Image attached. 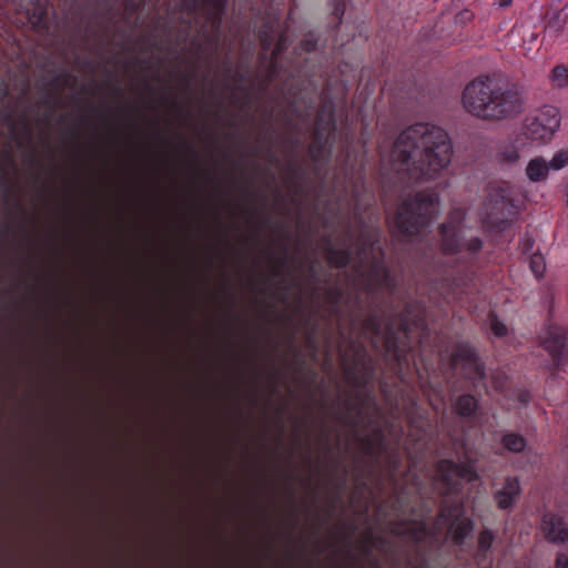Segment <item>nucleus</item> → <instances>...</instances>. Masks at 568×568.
Instances as JSON below:
<instances>
[{
    "mask_svg": "<svg viewBox=\"0 0 568 568\" xmlns=\"http://www.w3.org/2000/svg\"><path fill=\"white\" fill-rule=\"evenodd\" d=\"M387 314L386 310H373L364 320L357 315L351 320L349 342L345 348L339 346V357L344 376L355 388L365 387L373 378V367L359 337L369 338L375 346L383 342L390 352L397 347L398 332L407 334L423 325V312L417 305L406 304L403 314L390 318L383 327Z\"/></svg>",
    "mask_w": 568,
    "mask_h": 568,
    "instance_id": "nucleus-1",
    "label": "nucleus"
},
{
    "mask_svg": "<svg viewBox=\"0 0 568 568\" xmlns=\"http://www.w3.org/2000/svg\"><path fill=\"white\" fill-rule=\"evenodd\" d=\"M358 235L354 242L355 232L351 223L343 221L338 235L328 234L323 236V251L327 262L337 268H343L352 261L353 247L356 248L357 263L354 265V288L375 295L379 291L393 294L395 280L389 275L383 263V252L375 246L377 242V230L364 225L356 220Z\"/></svg>",
    "mask_w": 568,
    "mask_h": 568,
    "instance_id": "nucleus-2",
    "label": "nucleus"
},
{
    "mask_svg": "<svg viewBox=\"0 0 568 568\" xmlns=\"http://www.w3.org/2000/svg\"><path fill=\"white\" fill-rule=\"evenodd\" d=\"M453 144L448 133L430 123L403 130L394 142L392 158L413 180H433L450 164Z\"/></svg>",
    "mask_w": 568,
    "mask_h": 568,
    "instance_id": "nucleus-3",
    "label": "nucleus"
},
{
    "mask_svg": "<svg viewBox=\"0 0 568 568\" xmlns=\"http://www.w3.org/2000/svg\"><path fill=\"white\" fill-rule=\"evenodd\" d=\"M462 105L471 116L496 122L518 115L523 111L524 99L515 85L500 84L489 77H477L465 85Z\"/></svg>",
    "mask_w": 568,
    "mask_h": 568,
    "instance_id": "nucleus-4",
    "label": "nucleus"
},
{
    "mask_svg": "<svg viewBox=\"0 0 568 568\" xmlns=\"http://www.w3.org/2000/svg\"><path fill=\"white\" fill-rule=\"evenodd\" d=\"M463 511L462 504L444 499L433 529H429L424 521L403 520L389 523L388 531L404 540L419 542L427 538L437 541L445 530V539H452L454 544L462 545L473 530L471 519L464 516Z\"/></svg>",
    "mask_w": 568,
    "mask_h": 568,
    "instance_id": "nucleus-5",
    "label": "nucleus"
},
{
    "mask_svg": "<svg viewBox=\"0 0 568 568\" xmlns=\"http://www.w3.org/2000/svg\"><path fill=\"white\" fill-rule=\"evenodd\" d=\"M437 204L434 193L418 192L405 199L399 205L395 224L405 236L419 233L432 220Z\"/></svg>",
    "mask_w": 568,
    "mask_h": 568,
    "instance_id": "nucleus-6",
    "label": "nucleus"
},
{
    "mask_svg": "<svg viewBox=\"0 0 568 568\" xmlns=\"http://www.w3.org/2000/svg\"><path fill=\"white\" fill-rule=\"evenodd\" d=\"M485 207L486 222L498 230H503L508 220L517 212L511 185L507 182L489 183Z\"/></svg>",
    "mask_w": 568,
    "mask_h": 568,
    "instance_id": "nucleus-7",
    "label": "nucleus"
},
{
    "mask_svg": "<svg viewBox=\"0 0 568 568\" xmlns=\"http://www.w3.org/2000/svg\"><path fill=\"white\" fill-rule=\"evenodd\" d=\"M559 126V110L554 105H544L525 120V135L532 141L547 142Z\"/></svg>",
    "mask_w": 568,
    "mask_h": 568,
    "instance_id": "nucleus-8",
    "label": "nucleus"
},
{
    "mask_svg": "<svg viewBox=\"0 0 568 568\" xmlns=\"http://www.w3.org/2000/svg\"><path fill=\"white\" fill-rule=\"evenodd\" d=\"M442 235V252L445 255H453L462 253L464 248L470 253H477L483 242L479 237H471L467 242L463 241L462 230L458 225L453 223H444L440 225Z\"/></svg>",
    "mask_w": 568,
    "mask_h": 568,
    "instance_id": "nucleus-9",
    "label": "nucleus"
},
{
    "mask_svg": "<svg viewBox=\"0 0 568 568\" xmlns=\"http://www.w3.org/2000/svg\"><path fill=\"white\" fill-rule=\"evenodd\" d=\"M452 363L454 366H460L463 375L471 381L474 386L484 381L485 367L469 345L456 346L452 353Z\"/></svg>",
    "mask_w": 568,
    "mask_h": 568,
    "instance_id": "nucleus-10",
    "label": "nucleus"
},
{
    "mask_svg": "<svg viewBox=\"0 0 568 568\" xmlns=\"http://www.w3.org/2000/svg\"><path fill=\"white\" fill-rule=\"evenodd\" d=\"M345 407L346 413L339 417V420L352 428L362 426L377 409L372 397L361 394L345 400Z\"/></svg>",
    "mask_w": 568,
    "mask_h": 568,
    "instance_id": "nucleus-11",
    "label": "nucleus"
},
{
    "mask_svg": "<svg viewBox=\"0 0 568 568\" xmlns=\"http://www.w3.org/2000/svg\"><path fill=\"white\" fill-rule=\"evenodd\" d=\"M437 476L445 487V494L456 491L460 479L471 481L476 478V474L469 465H460L447 459L438 462Z\"/></svg>",
    "mask_w": 568,
    "mask_h": 568,
    "instance_id": "nucleus-12",
    "label": "nucleus"
},
{
    "mask_svg": "<svg viewBox=\"0 0 568 568\" xmlns=\"http://www.w3.org/2000/svg\"><path fill=\"white\" fill-rule=\"evenodd\" d=\"M544 349L552 359V367L559 368L568 364V328L551 326L542 339Z\"/></svg>",
    "mask_w": 568,
    "mask_h": 568,
    "instance_id": "nucleus-13",
    "label": "nucleus"
},
{
    "mask_svg": "<svg viewBox=\"0 0 568 568\" xmlns=\"http://www.w3.org/2000/svg\"><path fill=\"white\" fill-rule=\"evenodd\" d=\"M539 529L542 538L554 545L568 542V523L554 511H545L540 518Z\"/></svg>",
    "mask_w": 568,
    "mask_h": 568,
    "instance_id": "nucleus-14",
    "label": "nucleus"
},
{
    "mask_svg": "<svg viewBox=\"0 0 568 568\" xmlns=\"http://www.w3.org/2000/svg\"><path fill=\"white\" fill-rule=\"evenodd\" d=\"M361 552L365 560L372 568H382L377 558L372 556L374 549L384 552L386 556L392 557V544L383 536L375 535L372 528L366 529L358 541Z\"/></svg>",
    "mask_w": 568,
    "mask_h": 568,
    "instance_id": "nucleus-15",
    "label": "nucleus"
},
{
    "mask_svg": "<svg viewBox=\"0 0 568 568\" xmlns=\"http://www.w3.org/2000/svg\"><path fill=\"white\" fill-rule=\"evenodd\" d=\"M520 485L517 477H507L503 487L494 493V500L499 509H509L520 495Z\"/></svg>",
    "mask_w": 568,
    "mask_h": 568,
    "instance_id": "nucleus-16",
    "label": "nucleus"
},
{
    "mask_svg": "<svg viewBox=\"0 0 568 568\" xmlns=\"http://www.w3.org/2000/svg\"><path fill=\"white\" fill-rule=\"evenodd\" d=\"M568 31V12L565 8L548 10L544 34L549 38H557Z\"/></svg>",
    "mask_w": 568,
    "mask_h": 568,
    "instance_id": "nucleus-17",
    "label": "nucleus"
},
{
    "mask_svg": "<svg viewBox=\"0 0 568 568\" xmlns=\"http://www.w3.org/2000/svg\"><path fill=\"white\" fill-rule=\"evenodd\" d=\"M27 19L38 31H45L49 28V16L47 8L40 2L32 3L27 8Z\"/></svg>",
    "mask_w": 568,
    "mask_h": 568,
    "instance_id": "nucleus-18",
    "label": "nucleus"
},
{
    "mask_svg": "<svg viewBox=\"0 0 568 568\" xmlns=\"http://www.w3.org/2000/svg\"><path fill=\"white\" fill-rule=\"evenodd\" d=\"M549 170L548 162L544 158L537 156L528 162L526 175L531 182H540L547 179Z\"/></svg>",
    "mask_w": 568,
    "mask_h": 568,
    "instance_id": "nucleus-19",
    "label": "nucleus"
},
{
    "mask_svg": "<svg viewBox=\"0 0 568 568\" xmlns=\"http://www.w3.org/2000/svg\"><path fill=\"white\" fill-rule=\"evenodd\" d=\"M16 169L13 151L10 144L0 151V183L10 182L9 171Z\"/></svg>",
    "mask_w": 568,
    "mask_h": 568,
    "instance_id": "nucleus-20",
    "label": "nucleus"
},
{
    "mask_svg": "<svg viewBox=\"0 0 568 568\" xmlns=\"http://www.w3.org/2000/svg\"><path fill=\"white\" fill-rule=\"evenodd\" d=\"M477 409V399L473 395H462L457 398L455 410L458 415L469 417Z\"/></svg>",
    "mask_w": 568,
    "mask_h": 568,
    "instance_id": "nucleus-21",
    "label": "nucleus"
},
{
    "mask_svg": "<svg viewBox=\"0 0 568 568\" xmlns=\"http://www.w3.org/2000/svg\"><path fill=\"white\" fill-rule=\"evenodd\" d=\"M501 445L510 453H521L526 447V439L516 433H507L501 437Z\"/></svg>",
    "mask_w": 568,
    "mask_h": 568,
    "instance_id": "nucleus-22",
    "label": "nucleus"
},
{
    "mask_svg": "<svg viewBox=\"0 0 568 568\" xmlns=\"http://www.w3.org/2000/svg\"><path fill=\"white\" fill-rule=\"evenodd\" d=\"M519 151L514 144H506L499 148L496 160L500 164H514L519 160Z\"/></svg>",
    "mask_w": 568,
    "mask_h": 568,
    "instance_id": "nucleus-23",
    "label": "nucleus"
},
{
    "mask_svg": "<svg viewBox=\"0 0 568 568\" xmlns=\"http://www.w3.org/2000/svg\"><path fill=\"white\" fill-rule=\"evenodd\" d=\"M494 540V535L490 530L484 529L480 531L478 536V546H477V558L481 559L487 556V552L491 548Z\"/></svg>",
    "mask_w": 568,
    "mask_h": 568,
    "instance_id": "nucleus-24",
    "label": "nucleus"
},
{
    "mask_svg": "<svg viewBox=\"0 0 568 568\" xmlns=\"http://www.w3.org/2000/svg\"><path fill=\"white\" fill-rule=\"evenodd\" d=\"M551 82L557 88H565L568 85V68L560 64L552 69L550 75Z\"/></svg>",
    "mask_w": 568,
    "mask_h": 568,
    "instance_id": "nucleus-25",
    "label": "nucleus"
},
{
    "mask_svg": "<svg viewBox=\"0 0 568 568\" xmlns=\"http://www.w3.org/2000/svg\"><path fill=\"white\" fill-rule=\"evenodd\" d=\"M325 296L334 312H336V308L343 298V290L337 285H332L325 291Z\"/></svg>",
    "mask_w": 568,
    "mask_h": 568,
    "instance_id": "nucleus-26",
    "label": "nucleus"
},
{
    "mask_svg": "<svg viewBox=\"0 0 568 568\" xmlns=\"http://www.w3.org/2000/svg\"><path fill=\"white\" fill-rule=\"evenodd\" d=\"M529 267L537 277H540L546 270L544 256L541 254H531L529 257Z\"/></svg>",
    "mask_w": 568,
    "mask_h": 568,
    "instance_id": "nucleus-27",
    "label": "nucleus"
},
{
    "mask_svg": "<svg viewBox=\"0 0 568 568\" xmlns=\"http://www.w3.org/2000/svg\"><path fill=\"white\" fill-rule=\"evenodd\" d=\"M549 169L560 170L568 165V150H560L557 152L550 162H548Z\"/></svg>",
    "mask_w": 568,
    "mask_h": 568,
    "instance_id": "nucleus-28",
    "label": "nucleus"
},
{
    "mask_svg": "<svg viewBox=\"0 0 568 568\" xmlns=\"http://www.w3.org/2000/svg\"><path fill=\"white\" fill-rule=\"evenodd\" d=\"M490 328L496 336L503 337L507 334V327L496 316L490 320Z\"/></svg>",
    "mask_w": 568,
    "mask_h": 568,
    "instance_id": "nucleus-29",
    "label": "nucleus"
},
{
    "mask_svg": "<svg viewBox=\"0 0 568 568\" xmlns=\"http://www.w3.org/2000/svg\"><path fill=\"white\" fill-rule=\"evenodd\" d=\"M555 568H568V554L559 551L556 555Z\"/></svg>",
    "mask_w": 568,
    "mask_h": 568,
    "instance_id": "nucleus-30",
    "label": "nucleus"
},
{
    "mask_svg": "<svg viewBox=\"0 0 568 568\" xmlns=\"http://www.w3.org/2000/svg\"><path fill=\"white\" fill-rule=\"evenodd\" d=\"M474 14L469 10H462L455 17L456 22L466 23L473 19Z\"/></svg>",
    "mask_w": 568,
    "mask_h": 568,
    "instance_id": "nucleus-31",
    "label": "nucleus"
},
{
    "mask_svg": "<svg viewBox=\"0 0 568 568\" xmlns=\"http://www.w3.org/2000/svg\"><path fill=\"white\" fill-rule=\"evenodd\" d=\"M143 4V0H126L125 8L130 11L138 10Z\"/></svg>",
    "mask_w": 568,
    "mask_h": 568,
    "instance_id": "nucleus-32",
    "label": "nucleus"
},
{
    "mask_svg": "<svg viewBox=\"0 0 568 568\" xmlns=\"http://www.w3.org/2000/svg\"><path fill=\"white\" fill-rule=\"evenodd\" d=\"M302 45H303L305 51L312 52V51H314L316 49V41L305 39V40L302 41Z\"/></svg>",
    "mask_w": 568,
    "mask_h": 568,
    "instance_id": "nucleus-33",
    "label": "nucleus"
},
{
    "mask_svg": "<svg viewBox=\"0 0 568 568\" xmlns=\"http://www.w3.org/2000/svg\"><path fill=\"white\" fill-rule=\"evenodd\" d=\"M283 48H284V39H283V37H281L280 40L277 41L274 50L272 51V57L275 59L277 57V54L281 53Z\"/></svg>",
    "mask_w": 568,
    "mask_h": 568,
    "instance_id": "nucleus-34",
    "label": "nucleus"
},
{
    "mask_svg": "<svg viewBox=\"0 0 568 568\" xmlns=\"http://www.w3.org/2000/svg\"><path fill=\"white\" fill-rule=\"evenodd\" d=\"M9 131H10V133H11L12 139H13L16 142H18L20 145H22V141H21V139H20V136H19V134H18V132H17V130H16L14 123H11V125H10V128H9Z\"/></svg>",
    "mask_w": 568,
    "mask_h": 568,
    "instance_id": "nucleus-35",
    "label": "nucleus"
},
{
    "mask_svg": "<svg viewBox=\"0 0 568 568\" xmlns=\"http://www.w3.org/2000/svg\"><path fill=\"white\" fill-rule=\"evenodd\" d=\"M284 264H285V258L281 260L278 262V264L274 267V274L277 275L280 273V267L284 266Z\"/></svg>",
    "mask_w": 568,
    "mask_h": 568,
    "instance_id": "nucleus-36",
    "label": "nucleus"
},
{
    "mask_svg": "<svg viewBox=\"0 0 568 568\" xmlns=\"http://www.w3.org/2000/svg\"><path fill=\"white\" fill-rule=\"evenodd\" d=\"M513 0H497L499 7H508Z\"/></svg>",
    "mask_w": 568,
    "mask_h": 568,
    "instance_id": "nucleus-37",
    "label": "nucleus"
},
{
    "mask_svg": "<svg viewBox=\"0 0 568 568\" xmlns=\"http://www.w3.org/2000/svg\"><path fill=\"white\" fill-rule=\"evenodd\" d=\"M145 91H146L149 94L153 95L155 90H154V88H153L152 85L146 84V85H145Z\"/></svg>",
    "mask_w": 568,
    "mask_h": 568,
    "instance_id": "nucleus-38",
    "label": "nucleus"
},
{
    "mask_svg": "<svg viewBox=\"0 0 568 568\" xmlns=\"http://www.w3.org/2000/svg\"><path fill=\"white\" fill-rule=\"evenodd\" d=\"M24 132H26L27 138H29L30 136V129H29V124H28V122L26 120H24Z\"/></svg>",
    "mask_w": 568,
    "mask_h": 568,
    "instance_id": "nucleus-39",
    "label": "nucleus"
},
{
    "mask_svg": "<svg viewBox=\"0 0 568 568\" xmlns=\"http://www.w3.org/2000/svg\"><path fill=\"white\" fill-rule=\"evenodd\" d=\"M261 41H262L263 45L265 47V49L270 45V43L266 42V39L263 36H261Z\"/></svg>",
    "mask_w": 568,
    "mask_h": 568,
    "instance_id": "nucleus-40",
    "label": "nucleus"
},
{
    "mask_svg": "<svg viewBox=\"0 0 568 568\" xmlns=\"http://www.w3.org/2000/svg\"><path fill=\"white\" fill-rule=\"evenodd\" d=\"M113 91L115 94H122V90L119 87H115Z\"/></svg>",
    "mask_w": 568,
    "mask_h": 568,
    "instance_id": "nucleus-41",
    "label": "nucleus"
},
{
    "mask_svg": "<svg viewBox=\"0 0 568 568\" xmlns=\"http://www.w3.org/2000/svg\"><path fill=\"white\" fill-rule=\"evenodd\" d=\"M7 2H12V3H17V2H21L22 0H6Z\"/></svg>",
    "mask_w": 568,
    "mask_h": 568,
    "instance_id": "nucleus-42",
    "label": "nucleus"
},
{
    "mask_svg": "<svg viewBox=\"0 0 568 568\" xmlns=\"http://www.w3.org/2000/svg\"><path fill=\"white\" fill-rule=\"evenodd\" d=\"M154 80L160 81L159 74L154 75Z\"/></svg>",
    "mask_w": 568,
    "mask_h": 568,
    "instance_id": "nucleus-43",
    "label": "nucleus"
},
{
    "mask_svg": "<svg viewBox=\"0 0 568 568\" xmlns=\"http://www.w3.org/2000/svg\"><path fill=\"white\" fill-rule=\"evenodd\" d=\"M172 104H173L174 108H178V103L175 101H173Z\"/></svg>",
    "mask_w": 568,
    "mask_h": 568,
    "instance_id": "nucleus-44",
    "label": "nucleus"
},
{
    "mask_svg": "<svg viewBox=\"0 0 568 568\" xmlns=\"http://www.w3.org/2000/svg\"><path fill=\"white\" fill-rule=\"evenodd\" d=\"M149 69H150V68H149V65H145V67L143 68V70H145V71H148Z\"/></svg>",
    "mask_w": 568,
    "mask_h": 568,
    "instance_id": "nucleus-45",
    "label": "nucleus"
}]
</instances>
